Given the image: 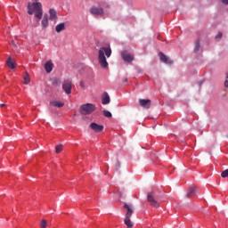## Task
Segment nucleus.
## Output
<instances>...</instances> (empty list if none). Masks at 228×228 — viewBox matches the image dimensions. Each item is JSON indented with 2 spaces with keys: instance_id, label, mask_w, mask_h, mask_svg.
Instances as JSON below:
<instances>
[{
  "instance_id": "f257e3e1",
  "label": "nucleus",
  "mask_w": 228,
  "mask_h": 228,
  "mask_svg": "<svg viewBox=\"0 0 228 228\" xmlns=\"http://www.w3.org/2000/svg\"><path fill=\"white\" fill-rule=\"evenodd\" d=\"M111 56V48L110 47H102L98 52V62L102 69H108V61L107 58Z\"/></svg>"
},
{
  "instance_id": "f03ea898",
  "label": "nucleus",
  "mask_w": 228,
  "mask_h": 228,
  "mask_svg": "<svg viewBox=\"0 0 228 228\" xmlns=\"http://www.w3.org/2000/svg\"><path fill=\"white\" fill-rule=\"evenodd\" d=\"M28 15H33L35 13V17L40 20L42 19V15H44V9H42V3L34 2L28 3Z\"/></svg>"
},
{
  "instance_id": "7ed1b4c3",
  "label": "nucleus",
  "mask_w": 228,
  "mask_h": 228,
  "mask_svg": "<svg viewBox=\"0 0 228 228\" xmlns=\"http://www.w3.org/2000/svg\"><path fill=\"white\" fill-rule=\"evenodd\" d=\"M123 208L126 209L124 223L127 228H133L134 224L131 222V216H133V213H134V208L133 205L127 203H124Z\"/></svg>"
},
{
  "instance_id": "20e7f679",
  "label": "nucleus",
  "mask_w": 228,
  "mask_h": 228,
  "mask_svg": "<svg viewBox=\"0 0 228 228\" xmlns=\"http://www.w3.org/2000/svg\"><path fill=\"white\" fill-rule=\"evenodd\" d=\"M147 202H149L151 208H159V200H158L154 192H148Z\"/></svg>"
},
{
  "instance_id": "39448f33",
  "label": "nucleus",
  "mask_w": 228,
  "mask_h": 228,
  "mask_svg": "<svg viewBox=\"0 0 228 228\" xmlns=\"http://www.w3.org/2000/svg\"><path fill=\"white\" fill-rule=\"evenodd\" d=\"M95 111V106L92 103H86L80 107V113L82 115H90Z\"/></svg>"
},
{
  "instance_id": "423d86ee",
  "label": "nucleus",
  "mask_w": 228,
  "mask_h": 228,
  "mask_svg": "<svg viewBox=\"0 0 228 228\" xmlns=\"http://www.w3.org/2000/svg\"><path fill=\"white\" fill-rule=\"evenodd\" d=\"M89 12L94 17H102L104 15V9L102 7L92 6Z\"/></svg>"
},
{
  "instance_id": "0eeeda50",
  "label": "nucleus",
  "mask_w": 228,
  "mask_h": 228,
  "mask_svg": "<svg viewBox=\"0 0 228 228\" xmlns=\"http://www.w3.org/2000/svg\"><path fill=\"white\" fill-rule=\"evenodd\" d=\"M62 90H64L67 95H70V94H72V80H64V83L62 84Z\"/></svg>"
},
{
  "instance_id": "6e6552de",
  "label": "nucleus",
  "mask_w": 228,
  "mask_h": 228,
  "mask_svg": "<svg viewBox=\"0 0 228 228\" xmlns=\"http://www.w3.org/2000/svg\"><path fill=\"white\" fill-rule=\"evenodd\" d=\"M121 58L124 60V61H126V63H131V61L134 60V55L133 53H129L127 51H122Z\"/></svg>"
},
{
  "instance_id": "1a4fd4ad",
  "label": "nucleus",
  "mask_w": 228,
  "mask_h": 228,
  "mask_svg": "<svg viewBox=\"0 0 228 228\" xmlns=\"http://www.w3.org/2000/svg\"><path fill=\"white\" fill-rule=\"evenodd\" d=\"M90 127L94 133H102L104 130V126L99 125L97 123H91Z\"/></svg>"
},
{
  "instance_id": "9d476101",
  "label": "nucleus",
  "mask_w": 228,
  "mask_h": 228,
  "mask_svg": "<svg viewBox=\"0 0 228 228\" xmlns=\"http://www.w3.org/2000/svg\"><path fill=\"white\" fill-rule=\"evenodd\" d=\"M151 101L147 99H139V103L142 108H144L145 110H149L151 108Z\"/></svg>"
},
{
  "instance_id": "9b49d317",
  "label": "nucleus",
  "mask_w": 228,
  "mask_h": 228,
  "mask_svg": "<svg viewBox=\"0 0 228 228\" xmlns=\"http://www.w3.org/2000/svg\"><path fill=\"white\" fill-rule=\"evenodd\" d=\"M159 58L163 63H167V65H172L174 63V61H172L170 58L167 57L163 53H159Z\"/></svg>"
},
{
  "instance_id": "f8f14e48",
  "label": "nucleus",
  "mask_w": 228,
  "mask_h": 228,
  "mask_svg": "<svg viewBox=\"0 0 228 228\" xmlns=\"http://www.w3.org/2000/svg\"><path fill=\"white\" fill-rule=\"evenodd\" d=\"M110 94H108V93H103L102 95V103L103 105H106V104H110Z\"/></svg>"
},
{
  "instance_id": "ddd939ff",
  "label": "nucleus",
  "mask_w": 228,
  "mask_h": 228,
  "mask_svg": "<svg viewBox=\"0 0 228 228\" xmlns=\"http://www.w3.org/2000/svg\"><path fill=\"white\" fill-rule=\"evenodd\" d=\"M48 26H49V15L45 14L42 20V28L43 29H46Z\"/></svg>"
},
{
  "instance_id": "4468645a",
  "label": "nucleus",
  "mask_w": 228,
  "mask_h": 228,
  "mask_svg": "<svg viewBox=\"0 0 228 228\" xmlns=\"http://www.w3.org/2000/svg\"><path fill=\"white\" fill-rule=\"evenodd\" d=\"M45 70L47 72V74H51V72H53V61H48L45 64Z\"/></svg>"
},
{
  "instance_id": "2eb2a0df",
  "label": "nucleus",
  "mask_w": 228,
  "mask_h": 228,
  "mask_svg": "<svg viewBox=\"0 0 228 228\" xmlns=\"http://www.w3.org/2000/svg\"><path fill=\"white\" fill-rule=\"evenodd\" d=\"M6 65L9 67V69H12V70L15 69V61L12 59V57H9L6 61Z\"/></svg>"
},
{
  "instance_id": "dca6fc26",
  "label": "nucleus",
  "mask_w": 228,
  "mask_h": 228,
  "mask_svg": "<svg viewBox=\"0 0 228 228\" xmlns=\"http://www.w3.org/2000/svg\"><path fill=\"white\" fill-rule=\"evenodd\" d=\"M49 13H50V20H58V15L56 14V10L50 9Z\"/></svg>"
},
{
  "instance_id": "f3484780",
  "label": "nucleus",
  "mask_w": 228,
  "mask_h": 228,
  "mask_svg": "<svg viewBox=\"0 0 228 228\" xmlns=\"http://www.w3.org/2000/svg\"><path fill=\"white\" fill-rule=\"evenodd\" d=\"M56 33H61V31H65V23H59L55 27Z\"/></svg>"
},
{
  "instance_id": "a211bd4d",
  "label": "nucleus",
  "mask_w": 228,
  "mask_h": 228,
  "mask_svg": "<svg viewBox=\"0 0 228 228\" xmlns=\"http://www.w3.org/2000/svg\"><path fill=\"white\" fill-rule=\"evenodd\" d=\"M50 104H52V106H54L55 108H63V106H65L64 102L56 101L50 102Z\"/></svg>"
},
{
  "instance_id": "6ab92c4d",
  "label": "nucleus",
  "mask_w": 228,
  "mask_h": 228,
  "mask_svg": "<svg viewBox=\"0 0 228 228\" xmlns=\"http://www.w3.org/2000/svg\"><path fill=\"white\" fill-rule=\"evenodd\" d=\"M197 192V189L195 187H191L187 192V197H191V195H195Z\"/></svg>"
},
{
  "instance_id": "aec40b11",
  "label": "nucleus",
  "mask_w": 228,
  "mask_h": 228,
  "mask_svg": "<svg viewBox=\"0 0 228 228\" xmlns=\"http://www.w3.org/2000/svg\"><path fill=\"white\" fill-rule=\"evenodd\" d=\"M29 81H31L29 74L26 73V76L24 77V85H29Z\"/></svg>"
},
{
  "instance_id": "412c9836",
  "label": "nucleus",
  "mask_w": 228,
  "mask_h": 228,
  "mask_svg": "<svg viewBox=\"0 0 228 228\" xmlns=\"http://www.w3.org/2000/svg\"><path fill=\"white\" fill-rule=\"evenodd\" d=\"M63 151V145L61 144H59L55 147V152L57 154H60V152H61Z\"/></svg>"
},
{
  "instance_id": "4be33fe9",
  "label": "nucleus",
  "mask_w": 228,
  "mask_h": 228,
  "mask_svg": "<svg viewBox=\"0 0 228 228\" xmlns=\"http://www.w3.org/2000/svg\"><path fill=\"white\" fill-rule=\"evenodd\" d=\"M103 115L107 118H111V117H112V114H111V112H110V110H103Z\"/></svg>"
},
{
  "instance_id": "5701e85b",
  "label": "nucleus",
  "mask_w": 228,
  "mask_h": 228,
  "mask_svg": "<svg viewBox=\"0 0 228 228\" xmlns=\"http://www.w3.org/2000/svg\"><path fill=\"white\" fill-rule=\"evenodd\" d=\"M200 49V43L199 41H196L194 53H199Z\"/></svg>"
},
{
  "instance_id": "b1692460",
  "label": "nucleus",
  "mask_w": 228,
  "mask_h": 228,
  "mask_svg": "<svg viewBox=\"0 0 228 228\" xmlns=\"http://www.w3.org/2000/svg\"><path fill=\"white\" fill-rule=\"evenodd\" d=\"M52 83L53 85H61V81L58 78H53Z\"/></svg>"
},
{
  "instance_id": "393cba45",
  "label": "nucleus",
  "mask_w": 228,
  "mask_h": 228,
  "mask_svg": "<svg viewBox=\"0 0 228 228\" xmlns=\"http://www.w3.org/2000/svg\"><path fill=\"white\" fill-rule=\"evenodd\" d=\"M41 228H47V220L43 219L41 221Z\"/></svg>"
},
{
  "instance_id": "a878e982",
  "label": "nucleus",
  "mask_w": 228,
  "mask_h": 228,
  "mask_svg": "<svg viewBox=\"0 0 228 228\" xmlns=\"http://www.w3.org/2000/svg\"><path fill=\"white\" fill-rule=\"evenodd\" d=\"M221 177H224V178L228 177V169L222 172Z\"/></svg>"
},
{
  "instance_id": "bb28decb",
  "label": "nucleus",
  "mask_w": 228,
  "mask_h": 228,
  "mask_svg": "<svg viewBox=\"0 0 228 228\" xmlns=\"http://www.w3.org/2000/svg\"><path fill=\"white\" fill-rule=\"evenodd\" d=\"M115 170H120V162L117 161L115 163Z\"/></svg>"
},
{
  "instance_id": "cd10ccee",
  "label": "nucleus",
  "mask_w": 228,
  "mask_h": 228,
  "mask_svg": "<svg viewBox=\"0 0 228 228\" xmlns=\"http://www.w3.org/2000/svg\"><path fill=\"white\" fill-rule=\"evenodd\" d=\"M224 86H225V88H228V73H226Z\"/></svg>"
},
{
  "instance_id": "c85d7f7f",
  "label": "nucleus",
  "mask_w": 228,
  "mask_h": 228,
  "mask_svg": "<svg viewBox=\"0 0 228 228\" xmlns=\"http://www.w3.org/2000/svg\"><path fill=\"white\" fill-rule=\"evenodd\" d=\"M223 34L222 32H218V34L216 36V38H222Z\"/></svg>"
},
{
  "instance_id": "c756f323",
  "label": "nucleus",
  "mask_w": 228,
  "mask_h": 228,
  "mask_svg": "<svg viewBox=\"0 0 228 228\" xmlns=\"http://www.w3.org/2000/svg\"><path fill=\"white\" fill-rule=\"evenodd\" d=\"M79 86H81V88H85V82H83V80L79 82Z\"/></svg>"
},
{
  "instance_id": "7c9ffc66",
  "label": "nucleus",
  "mask_w": 228,
  "mask_h": 228,
  "mask_svg": "<svg viewBox=\"0 0 228 228\" xmlns=\"http://www.w3.org/2000/svg\"><path fill=\"white\" fill-rule=\"evenodd\" d=\"M223 4H228V0H222Z\"/></svg>"
},
{
  "instance_id": "2f4dec72",
  "label": "nucleus",
  "mask_w": 228,
  "mask_h": 228,
  "mask_svg": "<svg viewBox=\"0 0 228 228\" xmlns=\"http://www.w3.org/2000/svg\"><path fill=\"white\" fill-rule=\"evenodd\" d=\"M123 83H127V77L123 79Z\"/></svg>"
},
{
  "instance_id": "473e14b6",
  "label": "nucleus",
  "mask_w": 228,
  "mask_h": 228,
  "mask_svg": "<svg viewBox=\"0 0 228 228\" xmlns=\"http://www.w3.org/2000/svg\"><path fill=\"white\" fill-rule=\"evenodd\" d=\"M1 107H2V108L4 107V103H2V104H1Z\"/></svg>"
}]
</instances>
